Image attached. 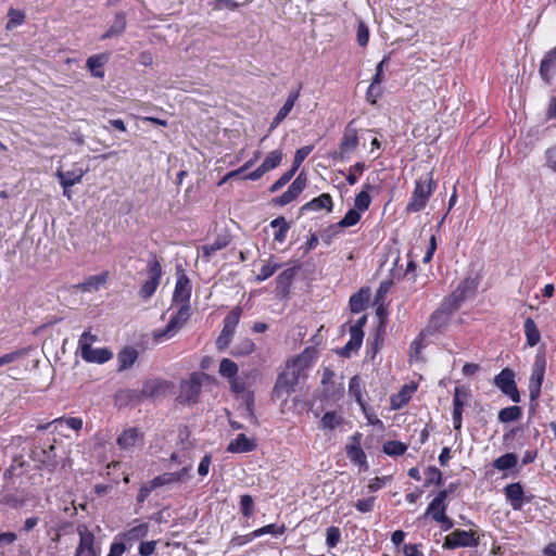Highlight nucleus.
<instances>
[{
    "instance_id": "nucleus-1",
    "label": "nucleus",
    "mask_w": 556,
    "mask_h": 556,
    "mask_svg": "<svg viewBox=\"0 0 556 556\" xmlns=\"http://www.w3.org/2000/svg\"><path fill=\"white\" fill-rule=\"evenodd\" d=\"M303 361L302 356L293 359L292 364L288 366L287 370L278 376L273 390V397L275 400H281L286 402L290 393L293 391L295 383L298 382L299 368Z\"/></svg>"
},
{
    "instance_id": "nucleus-2",
    "label": "nucleus",
    "mask_w": 556,
    "mask_h": 556,
    "mask_svg": "<svg viewBox=\"0 0 556 556\" xmlns=\"http://www.w3.org/2000/svg\"><path fill=\"white\" fill-rule=\"evenodd\" d=\"M434 191V184L432 180V174L427 173L416 180L415 189L410 197L409 202L406 205L407 213H417L424 210L427 205L429 197Z\"/></svg>"
},
{
    "instance_id": "nucleus-3",
    "label": "nucleus",
    "mask_w": 556,
    "mask_h": 556,
    "mask_svg": "<svg viewBox=\"0 0 556 556\" xmlns=\"http://www.w3.org/2000/svg\"><path fill=\"white\" fill-rule=\"evenodd\" d=\"M190 318V305H181L176 314H174L163 330L154 332L153 338L157 342L174 337Z\"/></svg>"
},
{
    "instance_id": "nucleus-4",
    "label": "nucleus",
    "mask_w": 556,
    "mask_h": 556,
    "mask_svg": "<svg viewBox=\"0 0 556 556\" xmlns=\"http://www.w3.org/2000/svg\"><path fill=\"white\" fill-rule=\"evenodd\" d=\"M241 314L242 308L237 306L232 308L224 318V326L222 332L216 339V346L218 350H225L226 348L229 346L236 332V328L239 324Z\"/></svg>"
},
{
    "instance_id": "nucleus-5",
    "label": "nucleus",
    "mask_w": 556,
    "mask_h": 556,
    "mask_svg": "<svg viewBox=\"0 0 556 556\" xmlns=\"http://www.w3.org/2000/svg\"><path fill=\"white\" fill-rule=\"evenodd\" d=\"M479 545V535L472 530H455L447 534L443 542V548L454 549L458 547H476Z\"/></svg>"
},
{
    "instance_id": "nucleus-6",
    "label": "nucleus",
    "mask_w": 556,
    "mask_h": 556,
    "mask_svg": "<svg viewBox=\"0 0 556 556\" xmlns=\"http://www.w3.org/2000/svg\"><path fill=\"white\" fill-rule=\"evenodd\" d=\"M148 279L139 291L140 296L144 300L154 294L162 277V266L155 256L148 262Z\"/></svg>"
},
{
    "instance_id": "nucleus-7",
    "label": "nucleus",
    "mask_w": 556,
    "mask_h": 556,
    "mask_svg": "<svg viewBox=\"0 0 556 556\" xmlns=\"http://www.w3.org/2000/svg\"><path fill=\"white\" fill-rule=\"evenodd\" d=\"M546 359L544 355L538 354L532 367V374L529 381V396L531 401L539 399L541 387L544 379Z\"/></svg>"
},
{
    "instance_id": "nucleus-8",
    "label": "nucleus",
    "mask_w": 556,
    "mask_h": 556,
    "mask_svg": "<svg viewBox=\"0 0 556 556\" xmlns=\"http://www.w3.org/2000/svg\"><path fill=\"white\" fill-rule=\"evenodd\" d=\"M494 384L515 403L520 402V395L515 382V374L509 368H504L494 378Z\"/></svg>"
},
{
    "instance_id": "nucleus-9",
    "label": "nucleus",
    "mask_w": 556,
    "mask_h": 556,
    "mask_svg": "<svg viewBox=\"0 0 556 556\" xmlns=\"http://www.w3.org/2000/svg\"><path fill=\"white\" fill-rule=\"evenodd\" d=\"M201 378L198 374H192L188 380L180 384V394L178 396L181 403H194L201 392Z\"/></svg>"
},
{
    "instance_id": "nucleus-10",
    "label": "nucleus",
    "mask_w": 556,
    "mask_h": 556,
    "mask_svg": "<svg viewBox=\"0 0 556 556\" xmlns=\"http://www.w3.org/2000/svg\"><path fill=\"white\" fill-rule=\"evenodd\" d=\"M191 289L192 288L190 279L187 277L185 271L180 267H178L177 281L173 295L174 302L180 303L181 305H189Z\"/></svg>"
},
{
    "instance_id": "nucleus-11",
    "label": "nucleus",
    "mask_w": 556,
    "mask_h": 556,
    "mask_svg": "<svg viewBox=\"0 0 556 556\" xmlns=\"http://www.w3.org/2000/svg\"><path fill=\"white\" fill-rule=\"evenodd\" d=\"M172 388L173 383L169 381L157 378L150 379L143 383L140 394L146 399L160 397L165 395Z\"/></svg>"
},
{
    "instance_id": "nucleus-12",
    "label": "nucleus",
    "mask_w": 556,
    "mask_h": 556,
    "mask_svg": "<svg viewBox=\"0 0 556 556\" xmlns=\"http://www.w3.org/2000/svg\"><path fill=\"white\" fill-rule=\"evenodd\" d=\"M469 397V391L465 388L456 387L454 389L453 399V424L454 429L459 430L462 428V415L463 408L467 404Z\"/></svg>"
},
{
    "instance_id": "nucleus-13",
    "label": "nucleus",
    "mask_w": 556,
    "mask_h": 556,
    "mask_svg": "<svg viewBox=\"0 0 556 556\" xmlns=\"http://www.w3.org/2000/svg\"><path fill=\"white\" fill-rule=\"evenodd\" d=\"M121 450L132 451L143 444V434L137 428L125 429L116 440Z\"/></svg>"
},
{
    "instance_id": "nucleus-14",
    "label": "nucleus",
    "mask_w": 556,
    "mask_h": 556,
    "mask_svg": "<svg viewBox=\"0 0 556 556\" xmlns=\"http://www.w3.org/2000/svg\"><path fill=\"white\" fill-rule=\"evenodd\" d=\"M454 489L453 484L450 485L448 490H442L440 491L437 496L431 501L429 504L426 515H429L432 517L433 520L438 521L440 518H443L446 510V503L445 500L450 492H452Z\"/></svg>"
},
{
    "instance_id": "nucleus-15",
    "label": "nucleus",
    "mask_w": 556,
    "mask_h": 556,
    "mask_svg": "<svg viewBox=\"0 0 556 556\" xmlns=\"http://www.w3.org/2000/svg\"><path fill=\"white\" fill-rule=\"evenodd\" d=\"M306 178L300 174L280 197L275 199V203L283 206L292 202L305 188Z\"/></svg>"
},
{
    "instance_id": "nucleus-16",
    "label": "nucleus",
    "mask_w": 556,
    "mask_h": 556,
    "mask_svg": "<svg viewBox=\"0 0 556 556\" xmlns=\"http://www.w3.org/2000/svg\"><path fill=\"white\" fill-rule=\"evenodd\" d=\"M80 354L84 361L97 364H104L113 357V353L106 348L87 346L86 350L80 351Z\"/></svg>"
},
{
    "instance_id": "nucleus-17",
    "label": "nucleus",
    "mask_w": 556,
    "mask_h": 556,
    "mask_svg": "<svg viewBox=\"0 0 556 556\" xmlns=\"http://www.w3.org/2000/svg\"><path fill=\"white\" fill-rule=\"evenodd\" d=\"M358 146V137L356 129L351 127V124L345 128L344 136L340 144V156L344 159L346 155L353 153Z\"/></svg>"
},
{
    "instance_id": "nucleus-18",
    "label": "nucleus",
    "mask_w": 556,
    "mask_h": 556,
    "mask_svg": "<svg viewBox=\"0 0 556 556\" xmlns=\"http://www.w3.org/2000/svg\"><path fill=\"white\" fill-rule=\"evenodd\" d=\"M189 470L190 467H184L181 470L177 472H165L163 475H160L152 479V486L160 488L163 485L179 483L186 480Z\"/></svg>"
},
{
    "instance_id": "nucleus-19",
    "label": "nucleus",
    "mask_w": 556,
    "mask_h": 556,
    "mask_svg": "<svg viewBox=\"0 0 556 556\" xmlns=\"http://www.w3.org/2000/svg\"><path fill=\"white\" fill-rule=\"evenodd\" d=\"M86 169H83V168H75L73 170H67V172H63V170H58L56 172V177L60 181V185L63 187V189H68L71 187H73L74 185L76 184H79L84 177V175L86 174Z\"/></svg>"
},
{
    "instance_id": "nucleus-20",
    "label": "nucleus",
    "mask_w": 556,
    "mask_h": 556,
    "mask_svg": "<svg viewBox=\"0 0 556 556\" xmlns=\"http://www.w3.org/2000/svg\"><path fill=\"white\" fill-rule=\"evenodd\" d=\"M507 501H509L514 510H519L523 506V489L519 482L510 483L504 489Z\"/></svg>"
},
{
    "instance_id": "nucleus-21",
    "label": "nucleus",
    "mask_w": 556,
    "mask_h": 556,
    "mask_svg": "<svg viewBox=\"0 0 556 556\" xmlns=\"http://www.w3.org/2000/svg\"><path fill=\"white\" fill-rule=\"evenodd\" d=\"M556 71V47L543 58L540 66V75L545 83H549Z\"/></svg>"
},
{
    "instance_id": "nucleus-22",
    "label": "nucleus",
    "mask_w": 556,
    "mask_h": 556,
    "mask_svg": "<svg viewBox=\"0 0 556 556\" xmlns=\"http://www.w3.org/2000/svg\"><path fill=\"white\" fill-rule=\"evenodd\" d=\"M299 96H300L299 90L291 92L288 96L287 101L285 102L282 108L278 111L277 115L274 117V119L270 124V127H269V131L275 129L288 116V114L291 112L292 108L294 106V103L296 102Z\"/></svg>"
},
{
    "instance_id": "nucleus-23",
    "label": "nucleus",
    "mask_w": 556,
    "mask_h": 556,
    "mask_svg": "<svg viewBox=\"0 0 556 556\" xmlns=\"http://www.w3.org/2000/svg\"><path fill=\"white\" fill-rule=\"evenodd\" d=\"M255 448V443L253 440L245 437V434H239L235 440H232L227 451L230 453H245L251 452Z\"/></svg>"
},
{
    "instance_id": "nucleus-24",
    "label": "nucleus",
    "mask_w": 556,
    "mask_h": 556,
    "mask_svg": "<svg viewBox=\"0 0 556 556\" xmlns=\"http://www.w3.org/2000/svg\"><path fill=\"white\" fill-rule=\"evenodd\" d=\"M332 198L329 193H323L319 197L313 199L312 201L305 203L302 206V211H320L326 208L327 211L332 210Z\"/></svg>"
},
{
    "instance_id": "nucleus-25",
    "label": "nucleus",
    "mask_w": 556,
    "mask_h": 556,
    "mask_svg": "<svg viewBox=\"0 0 556 556\" xmlns=\"http://www.w3.org/2000/svg\"><path fill=\"white\" fill-rule=\"evenodd\" d=\"M138 358V352L134 348H125L117 354L118 371L130 368Z\"/></svg>"
},
{
    "instance_id": "nucleus-26",
    "label": "nucleus",
    "mask_w": 556,
    "mask_h": 556,
    "mask_svg": "<svg viewBox=\"0 0 556 556\" xmlns=\"http://www.w3.org/2000/svg\"><path fill=\"white\" fill-rule=\"evenodd\" d=\"M108 279V274L93 275L88 277L84 282L79 283L77 288L84 292L98 291Z\"/></svg>"
},
{
    "instance_id": "nucleus-27",
    "label": "nucleus",
    "mask_w": 556,
    "mask_h": 556,
    "mask_svg": "<svg viewBox=\"0 0 556 556\" xmlns=\"http://www.w3.org/2000/svg\"><path fill=\"white\" fill-rule=\"evenodd\" d=\"M79 534V543L76 549L78 551H96L94 549V535L88 530L86 526L77 528Z\"/></svg>"
},
{
    "instance_id": "nucleus-28",
    "label": "nucleus",
    "mask_w": 556,
    "mask_h": 556,
    "mask_svg": "<svg viewBox=\"0 0 556 556\" xmlns=\"http://www.w3.org/2000/svg\"><path fill=\"white\" fill-rule=\"evenodd\" d=\"M476 288L477 285L473 279L467 278L463 280L452 295L455 303H459L463 300H465L469 294H472Z\"/></svg>"
},
{
    "instance_id": "nucleus-29",
    "label": "nucleus",
    "mask_w": 556,
    "mask_h": 556,
    "mask_svg": "<svg viewBox=\"0 0 556 556\" xmlns=\"http://www.w3.org/2000/svg\"><path fill=\"white\" fill-rule=\"evenodd\" d=\"M369 289H361L359 292L350 298V308L353 313H359L365 309L369 300Z\"/></svg>"
},
{
    "instance_id": "nucleus-30",
    "label": "nucleus",
    "mask_w": 556,
    "mask_h": 556,
    "mask_svg": "<svg viewBox=\"0 0 556 556\" xmlns=\"http://www.w3.org/2000/svg\"><path fill=\"white\" fill-rule=\"evenodd\" d=\"M363 338H364L363 331H358V329L350 330V340L342 348L341 354L343 356H350L351 352L357 351L362 345Z\"/></svg>"
},
{
    "instance_id": "nucleus-31",
    "label": "nucleus",
    "mask_w": 556,
    "mask_h": 556,
    "mask_svg": "<svg viewBox=\"0 0 556 556\" xmlns=\"http://www.w3.org/2000/svg\"><path fill=\"white\" fill-rule=\"evenodd\" d=\"M125 27H126V18H125V15L119 13V14H116L115 15V18L113 21V24L110 26V28L108 29L106 33H104L102 36H101V39L102 40H105V39H109L111 37H114V36H118L121 35L124 30H125Z\"/></svg>"
},
{
    "instance_id": "nucleus-32",
    "label": "nucleus",
    "mask_w": 556,
    "mask_h": 556,
    "mask_svg": "<svg viewBox=\"0 0 556 556\" xmlns=\"http://www.w3.org/2000/svg\"><path fill=\"white\" fill-rule=\"evenodd\" d=\"M518 463V455L515 453H506L493 462V467L497 470H508L514 468Z\"/></svg>"
},
{
    "instance_id": "nucleus-33",
    "label": "nucleus",
    "mask_w": 556,
    "mask_h": 556,
    "mask_svg": "<svg viewBox=\"0 0 556 556\" xmlns=\"http://www.w3.org/2000/svg\"><path fill=\"white\" fill-rule=\"evenodd\" d=\"M343 422V416L337 412H327L320 419V428L324 430H333Z\"/></svg>"
},
{
    "instance_id": "nucleus-34",
    "label": "nucleus",
    "mask_w": 556,
    "mask_h": 556,
    "mask_svg": "<svg viewBox=\"0 0 556 556\" xmlns=\"http://www.w3.org/2000/svg\"><path fill=\"white\" fill-rule=\"evenodd\" d=\"M105 62L106 58L104 55H91L87 60V67L94 77L103 78L104 72L101 68Z\"/></svg>"
},
{
    "instance_id": "nucleus-35",
    "label": "nucleus",
    "mask_w": 556,
    "mask_h": 556,
    "mask_svg": "<svg viewBox=\"0 0 556 556\" xmlns=\"http://www.w3.org/2000/svg\"><path fill=\"white\" fill-rule=\"evenodd\" d=\"M525 333H526V338H527V343L530 346H534L540 342V339H541L540 331L532 318L526 319Z\"/></svg>"
},
{
    "instance_id": "nucleus-36",
    "label": "nucleus",
    "mask_w": 556,
    "mask_h": 556,
    "mask_svg": "<svg viewBox=\"0 0 556 556\" xmlns=\"http://www.w3.org/2000/svg\"><path fill=\"white\" fill-rule=\"evenodd\" d=\"M270 227L277 228V231L274 235V239L278 242H283L287 237V232L290 228L289 223L286 220V218L280 216L273 219L270 222Z\"/></svg>"
},
{
    "instance_id": "nucleus-37",
    "label": "nucleus",
    "mask_w": 556,
    "mask_h": 556,
    "mask_svg": "<svg viewBox=\"0 0 556 556\" xmlns=\"http://www.w3.org/2000/svg\"><path fill=\"white\" fill-rule=\"evenodd\" d=\"M255 349V344L254 342L249 339V338H244L242 340H240L231 350V355L232 356H245V355H249L251 354Z\"/></svg>"
},
{
    "instance_id": "nucleus-38",
    "label": "nucleus",
    "mask_w": 556,
    "mask_h": 556,
    "mask_svg": "<svg viewBox=\"0 0 556 556\" xmlns=\"http://www.w3.org/2000/svg\"><path fill=\"white\" fill-rule=\"evenodd\" d=\"M219 375L227 378L228 381L238 376V366L229 358H223L219 363Z\"/></svg>"
},
{
    "instance_id": "nucleus-39",
    "label": "nucleus",
    "mask_w": 556,
    "mask_h": 556,
    "mask_svg": "<svg viewBox=\"0 0 556 556\" xmlns=\"http://www.w3.org/2000/svg\"><path fill=\"white\" fill-rule=\"evenodd\" d=\"M370 188H371L370 185H368V184L365 185L364 189L355 197L354 205H355V210H357L358 212H364V211L368 210V207L371 203V198L368 194V189H370Z\"/></svg>"
},
{
    "instance_id": "nucleus-40",
    "label": "nucleus",
    "mask_w": 556,
    "mask_h": 556,
    "mask_svg": "<svg viewBox=\"0 0 556 556\" xmlns=\"http://www.w3.org/2000/svg\"><path fill=\"white\" fill-rule=\"evenodd\" d=\"M349 394L354 397L359 406L365 409V405L362 397V383L358 376H353L349 382Z\"/></svg>"
},
{
    "instance_id": "nucleus-41",
    "label": "nucleus",
    "mask_w": 556,
    "mask_h": 556,
    "mask_svg": "<svg viewBox=\"0 0 556 556\" xmlns=\"http://www.w3.org/2000/svg\"><path fill=\"white\" fill-rule=\"evenodd\" d=\"M229 243V240L227 237H217L214 242L203 245V254L206 257H211L214 255L217 251L226 248Z\"/></svg>"
},
{
    "instance_id": "nucleus-42",
    "label": "nucleus",
    "mask_w": 556,
    "mask_h": 556,
    "mask_svg": "<svg viewBox=\"0 0 556 556\" xmlns=\"http://www.w3.org/2000/svg\"><path fill=\"white\" fill-rule=\"evenodd\" d=\"M522 410L519 406H509L503 408L498 413V420L501 422H511L520 418Z\"/></svg>"
},
{
    "instance_id": "nucleus-43",
    "label": "nucleus",
    "mask_w": 556,
    "mask_h": 556,
    "mask_svg": "<svg viewBox=\"0 0 556 556\" xmlns=\"http://www.w3.org/2000/svg\"><path fill=\"white\" fill-rule=\"evenodd\" d=\"M149 527L147 523H140L132 527L124 533V539L127 541H137L147 535Z\"/></svg>"
},
{
    "instance_id": "nucleus-44",
    "label": "nucleus",
    "mask_w": 556,
    "mask_h": 556,
    "mask_svg": "<svg viewBox=\"0 0 556 556\" xmlns=\"http://www.w3.org/2000/svg\"><path fill=\"white\" fill-rule=\"evenodd\" d=\"M361 219V213L351 208L346 212L344 217L336 225V227L339 228H345L356 225Z\"/></svg>"
},
{
    "instance_id": "nucleus-45",
    "label": "nucleus",
    "mask_w": 556,
    "mask_h": 556,
    "mask_svg": "<svg viewBox=\"0 0 556 556\" xmlns=\"http://www.w3.org/2000/svg\"><path fill=\"white\" fill-rule=\"evenodd\" d=\"M406 450H407V446L404 443L399 442V441H387L383 444V452L387 455H391V456L402 455L405 453Z\"/></svg>"
},
{
    "instance_id": "nucleus-46",
    "label": "nucleus",
    "mask_w": 556,
    "mask_h": 556,
    "mask_svg": "<svg viewBox=\"0 0 556 556\" xmlns=\"http://www.w3.org/2000/svg\"><path fill=\"white\" fill-rule=\"evenodd\" d=\"M447 323V314L443 309L435 311L429 320V328L432 330H439Z\"/></svg>"
},
{
    "instance_id": "nucleus-47",
    "label": "nucleus",
    "mask_w": 556,
    "mask_h": 556,
    "mask_svg": "<svg viewBox=\"0 0 556 556\" xmlns=\"http://www.w3.org/2000/svg\"><path fill=\"white\" fill-rule=\"evenodd\" d=\"M282 160V152L275 150L271 151L262 163L263 168L266 169V172L276 168Z\"/></svg>"
},
{
    "instance_id": "nucleus-48",
    "label": "nucleus",
    "mask_w": 556,
    "mask_h": 556,
    "mask_svg": "<svg viewBox=\"0 0 556 556\" xmlns=\"http://www.w3.org/2000/svg\"><path fill=\"white\" fill-rule=\"evenodd\" d=\"M346 454L351 462L363 465L366 463V455L359 445L348 446Z\"/></svg>"
},
{
    "instance_id": "nucleus-49",
    "label": "nucleus",
    "mask_w": 556,
    "mask_h": 556,
    "mask_svg": "<svg viewBox=\"0 0 556 556\" xmlns=\"http://www.w3.org/2000/svg\"><path fill=\"white\" fill-rule=\"evenodd\" d=\"M425 486H429L432 484L439 485L442 482V473L437 467H428L425 471Z\"/></svg>"
},
{
    "instance_id": "nucleus-50",
    "label": "nucleus",
    "mask_w": 556,
    "mask_h": 556,
    "mask_svg": "<svg viewBox=\"0 0 556 556\" xmlns=\"http://www.w3.org/2000/svg\"><path fill=\"white\" fill-rule=\"evenodd\" d=\"M412 390L405 386L396 395L391 397V404L393 408H400L405 405L410 399Z\"/></svg>"
},
{
    "instance_id": "nucleus-51",
    "label": "nucleus",
    "mask_w": 556,
    "mask_h": 556,
    "mask_svg": "<svg viewBox=\"0 0 556 556\" xmlns=\"http://www.w3.org/2000/svg\"><path fill=\"white\" fill-rule=\"evenodd\" d=\"M341 540V531L338 527H329L326 532V544L329 548H333Z\"/></svg>"
},
{
    "instance_id": "nucleus-52",
    "label": "nucleus",
    "mask_w": 556,
    "mask_h": 556,
    "mask_svg": "<svg viewBox=\"0 0 556 556\" xmlns=\"http://www.w3.org/2000/svg\"><path fill=\"white\" fill-rule=\"evenodd\" d=\"M313 147L312 146H304L296 150L293 161V166L291 169H294V173L298 170L299 166L302 164V162L312 152Z\"/></svg>"
},
{
    "instance_id": "nucleus-53",
    "label": "nucleus",
    "mask_w": 556,
    "mask_h": 556,
    "mask_svg": "<svg viewBox=\"0 0 556 556\" xmlns=\"http://www.w3.org/2000/svg\"><path fill=\"white\" fill-rule=\"evenodd\" d=\"M53 424L55 426L66 425L68 428L76 430V431L80 430L83 427V420L80 418H76V417L56 418L53 420Z\"/></svg>"
},
{
    "instance_id": "nucleus-54",
    "label": "nucleus",
    "mask_w": 556,
    "mask_h": 556,
    "mask_svg": "<svg viewBox=\"0 0 556 556\" xmlns=\"http://www.w3.org/2000/svg\"><path fill=\"white\" fill-rule=\"evenodd\" d=\"M280 267L279 264H273V263H266L264 264L261 269H260V273L257 274L256 276V280L257 281H264L266 280L267 278H269L270 276H273L275 274V271Z\"/></svg>"
},
{
    "instance_id": "nucleus-55",
    "label": "nucleus",
    "mask_w": 556,
    "mask_h": 556,
    "mask_svg": "<svg viewBox=\"0 0 556 556\" xmlns=\"http://www.w3.org/2000/svg\"><path fill=\"white\" fill-rule=\"evenodd\" d=\"M286 528L285 526H277L275 523L267 525L261 529H257L253 532L254 536H261L266 533H271L274 535H280L285 532Z\"/></svg>"
},
{
    "instance_id": "nucleus-56",
    "label": "nucleus",
    "mask_w": 556,
    "mask_h": 556,
    "mask_svg": "<svg viewBox=\"0 0 556 556\" xmlns=\"http://www.w3.org/2000/svg\"><path fill=\"white\" fill-rule=\"evenodd\" d=\"M27 354V349L16 350L14 352L0 356V367L13 363Z\"/></svg>"
},
{
    "instance_id": "nucleus-57",
    "label": "nucleus",
    "mask_w": 556,
    "mask_h": 556,
    "mask_svg": "<svg viewBox=\"0 0 556 556\" xmlns=\"http://www.w3.org/2000/svg\"><path fill=\"white\" fill-rule=\"evenodd\" d=\"M25 15L18 10H10L7 29H13L24 22Z\"/></svg>"
},
{
    "instance_id": "nucleus-58",
    "label": "nucleus",
    "mask_w": 556,
    "mask_h": 556,
    "mask_svg": "<svg viewBox=\"0 0 556 556\" xmlns=\"http://www.w3.org/2000/svg\"><path fill=\"white\" fill-rule=\"evenodd\" d=\"M98 341V336L91 333L90 331H85L78 341V346L80 351L86 350L87 346H92L94 342Z\"/></svg>"
},
{
    "instance_id": "nucleus-59",
    "label": "nucleus",
    "mask_w": 556,
    "mask_h": 556,
    "mask_svg": "<svg viewBox=\"0 0 556 556\" xmlns=\"http://www.w3.org/2000/svg\"><path fill=\"white\" fill-rule=\"evenodd\" d=\"M375 501H376L375 496H371V497H368V498L358 500L355 503V508L358 511H361V513H369L375 507Z\"/></svg>"
},
{
    "instance_id": "nucleus-60",
    "label": "nucleus",
    "mask_w": 556,
    "mask_h": 556,
    "mask_svg": "<svg viewBox=\"0 0 556 556\" xmlns=\"http://www.w3.org/2000/svg\"><path fill=\"white\" fill-rule=\"evenodd\" d=\"M241 511L244 516L249 517L253 513V498L251 495L244 494L240 498Z\"/></svg>"
},
{
    "instance_id": "nucleus-61",
    "label": "nucleus",
    "mask_w": 556,
    "mask_h": 556,
    "mask_svg": "<svg viewBox=\"0 0 556 556\" xmlns=\"http://www.w3.org/2000/svg\"><path fill=\"white\" fill-rule=\"evenodd\" d=\"M294 169H290L287 173H285L270 188V192H277L279 189H281L285 185H287L291 178L294 176Z\"/></svg>"
},
{
    "instance_id": "nucleus-62",
    "label": "nucleus",
    "mask_w": 556,
    "mask_h": 556,
    "mask_svg": "<svg viewBox=\"0 0 556 556\" xmlns=\"http://www.w3.org/2000/svg\"><path fill=\"white\" fill-rule=\"evenodd\" d=\"M364 169H365V164L361 163V162L351 166L349 175L346 176V181L349 182V185L353 186L358 180L357 176L354 175V172H358L359 174H362L364 172Z\"/></svg>"
},
{
    "instance_id": "nucleus-63",
    "label": "nucleus",
    "mask_w": 556,
    "mask_h": 556,
    "mask_svg": "<svg viewBox=\"0 0 556 556\" xmlns=\"http://www.w3.org/2000/svg\"><path fill=\"white\" fill-rule=\"evenodd\" d=\"M231 391L239 394L247 390L248 386L241 376H237L229 380Z\"/></svg>"
},
{
    "instance_id": "nucleus-64",
    "label": "nucleus",
    "mask_w": 556,
    "mask_h": 556,
    "mask_svg": "<svg viewBox=\"0 0 556 556\" xmlns=\"http://www.w3.org/2000/svg\"><path fill=\"white\" fill-rule=\"evenodd\" d=\"M546 165L554 172H556V146L551 147L545 152Z\"/></svg>"
}]
</instances>
